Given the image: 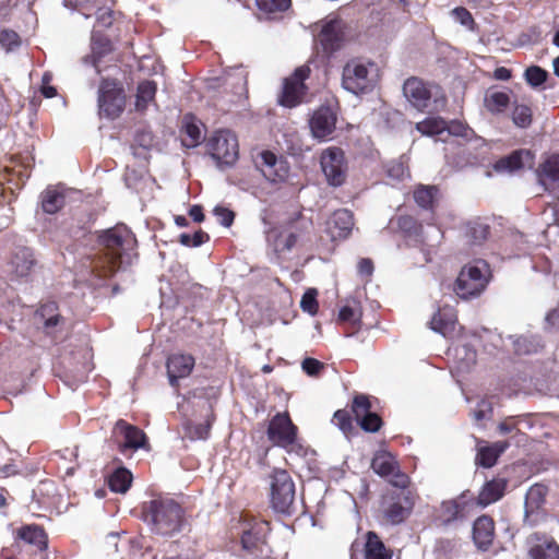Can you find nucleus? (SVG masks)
<instances>
[{
	"label": "nucleus",
	"mask_w": 559,
	"mask_h": 559,
	"mask_svg": "<svg viewBox=\"0 0 559 559\" xmlns=\"http://www.w3.org/2000/svg\"><path fill=\"white\" fill-rule=\"evenodd\" d=\"M261 11L267 13L285 11L290 5V0H255Z\"/></svg>",
	"instance_id": "50"
},
{
	"label": "nucleus",
	"mask_w": 559,
	"mask_h": 559,
	"mask_svg": "<svg viewBox=\"0 0 559 559\" xmlns=\"http://www.w3.org/2000/svg\"><path fill=\"white\" fill-rule=\"evenodd\" d=\"M490 228L487 224L474 222L468 224L466 235L475 243L483 242L489 236Z\"/></svg>",
	"instance_id": "45"
},
{
	"label": "nucleus",
	"mask_w": 559,
	"mask_h": 559,
	"mask_svg": "<svg viewBox=\"0 0 559 559\" xmlns=\"http://www.w3.org/2000/svg\"><path fill=\"white\" fill-rule=\"evenodd\" d=\"M397 227L405 236H418L423 231V225L411 215L397 217Z\"/></svg>",
	"instance_id": "44"
},
{
	"label": "nucleus",
	"mask_w": 559,
	"mask_h": 559,
	"mask_svg": "<svg viewBox=\"0 0 559 559\" xmlns=\"http://www.w3.org/2000/svg\"><path fill=\"white\" fill-rule=\"evenodd\" d=\"M34 320L45 333V335L56 338L66 323L64 317L60 313L59 305L56 301L48 300L40 302L34 313Z\"/></svg>",
	"instance_id": "16"
},
{
	"label": "nucleus",
	"mask_w": 559,
	"mask_h": 559,
	"mask_svg": "<svg viewBox=\"0 0 559 559\" xmlns=\"http://www.w3.org/2000/svg\"><path fill=\"white\" fill-rule=\"evenodd\" d=\"M92 57L94 66L114 50L111 40L104 34L94 32L92 34Z\"/></svg>",
	"instance_id": "37"
},
{
	"label": "nucleus",
	"mask_w": 559,
	"mask_h": 559,
	"mask_svg": "<svg viewBox=\"0 0 559 559\" xmlns=\"http://www.w3.org/2000/svg\"><path fill=\"white\" fill-rule=\"evenodd\" d=\"M536 175L545 190H550L551 186L559 183V153L548 156L540 163Z\"/></svg>",
	"instance_id": "30"
},
{
	"label": "nucleus",
	"mask_w": 559,
	"mask_h": 559,
	"mask_svg": "<svg viewBox=\"0 0 559 559\" xmlns=\"http://www.w3.org/2000/svg\"><path fill=\"white\" fill-rule=\"evenodd\" d=\"M512 121L519 128H528L533 122V111L531 107L524 104L515 105L512 110Z\"/></svg>",
	"instance_id": "43"
},
{
	"label": "nucleus",
	"mask_w": 559,
	"mask_h": 559,
	"mask_svg": "<svg viewBox=\"0 0 559 559\" xmlns=\"http://www.w3.org/2000/svg\"><path fill=\"white\" fill-rule=\"evenodd\" d=\"M439 188L437 186L418 185L414 190L416 204L428 211H433L438 203Z\"/></svg>",
	"instance_id": "32"
},
{
	"label": "nucleus",
	"mask_w": 559,
	"mask_h": 559,
	"mask_svg": "<svg viewBox=\"0 0 559 559\" xmlns=\"http://www.w3.org/2000/svg\"><path fill=\"white\" fill-rule=\"evenodd\" d=\"M372 401L369 395L356 394L352 403V412L360 426L366 432H378L383 426L380 415L372 412Z\"/></svg>",
	"instance_id": "17"
},
{
	"label": "nucleus",
	"mask_w": 559,
	"mask_h": 559,
	"mask_svg": "<svg viewBox=\"0 0 559 559\" xmlns=\"http://www.w3.org/2000/svg\"><path fill=\"white\" fill-rule=\"evenodd\" d=\"M344 41V32L341 22L331 20L326 22L318 34V43L322 51L331 56L340 50Z\"/></svg>",
	"instance_id": "24"
},
{
	"label": "nucleus",
	"mask_w": 559,
	"mask_h": 559,
	"mask_svg": "<svg viewBox=\"0 0 559 559\" xmlns=\"http://www.w3.org/2000/svg\"><path fill=\"white\" fill-rule=\"evenodd\" d=\"M372 471L395 488L409 487L411 477L401 469L395 455L385 450L377 451L370 464Z\"/></svg>",
	"instance_id": "12"
},
{
	"label": "nucleus",
	"mask_w": 559,
	"mask_h": 559,
	"mask_svg": "<svg viewBox=\"0 0 559 559\" xmlns=\"http://www.w3.org/2000/svg\"><path fill=\"white\" fill-rule=\"evenodd\" d=\"M99 116L109 120L119 118L126 108L127 96L124 88L116 79H103L98 87Z\"/></svg>",
	"instance_id": "7"
},
{
	"label": "nucleus",
	"mask_w": 559,
	"mask_h": 559,
	"mask_svg": "<svg viewBox=\"0 0 559 559\" xmlns=\"http://www.w3.org/2000/svg\"><path fill=\"white\" fill-rule=\"evenodd\" d=\"M266 435L273 445L290 452L297 444L298 427L293 423L288 412L277 413L270 420Z\"/></svg>",
	"instance_id": "13"
},
{
	"label": "nucleus",
	"mask_w": 559,
	"mask_h": 559,
	"mask_svg": "<svg viewBox=\"0 0 559 559\" xmlns=\"http://www.w3.org/2000/svg\"><path fill=\"white\" fill-rule=\"evenodd\" d=\"M379 80V68L374 61L352 58L342 69V86L355 95L370 93Z\"/></svg>",
	"instance_id": "3"
},
{
	"label": "nucleus",
	"mask_w": 559,
	"mask_h": 559,
	"mask_svg": "<svg viewBox=\"0 0 559 559\" xmlns=\"http://www.w3.org/2000/svg\"><path fill=\"white\" fill-rule=\"evenodd\" d=\"M445 132L449 135L461 136L467 139L472 130L459 120L447 121Z\"/></svg>",
	"instance_id": "54"
},
{
	"label": "nucleus",
	"mask_w": 559,
	"mask_h": 559,
	"mask_svg": "<svg viewBox=\"0 0 559 559\" xmlns=\"http://www.w3.org/2000/svg\"><path fill=\"white\" fill-rule=\"evenodd\" d=\"M487 109L492 114H500L506 110L510 104L509 94L506 92H491L485 98Z\"/></svg>",
	"instance_id": "42"
},
{
	"label": "nucleus",
	"mask_w": 559,
	"mask_h": 559,
	"mask_svg": "<svg viewBox=\"0 0 559 559\" xmlns=\"http://www.w3.org/2000/svg\"><path fill=\"white\" fill-rule=\"evenodd\" d=\"M97 243L100 249L91 267L99 278L112 276L122 265H130L138 258L135 235L124 224L98 231Z\"/></svg>",
	"instance_id": "1"
},
{
	"label": "nucleus",
	"mask_w": 559,
	"mask_h": 559,
	"mask_svg": "<svg viewBox=\"0 0 559 559\" xmlns=\"http://www.w3.org/2000/svg\"><path fill=\"white\" fill-rule=\"evenodd\" d=\"M511 76V70L506 67H499L493 72V78L497 80L508 81Z\"/></svg>",
	"instance_id": "64"
},
{
	"label": "nucleus",
	"mask_w": 559,
	"mask_h": 559,
	"mask_svg": "<svg viewBox=\"0 0 559 559\" xmlns=\"http://www.w3.org/2000/svg\"><path fill=\"white\" fill-rule=\"evenodd\" d=\"M260 165L265 175L272 176V169L277 165V156L271 151H262L259 154Z\"/></svg>",
	"instance_id": "56"
},
{
	"label": "nucleus",
	"mask_w": 559,
	"mask_h": 559,
	"mask_svg": "<svg viewBox=\"0 0 559 559\" xmlns=\"http://www.w3.org/2000/svg\"><path fill=\"white\" fill-rule=\"evenodd\" d=\"M548 493L547 486L535 484L530 487L525 495V515L524 522L534 526L544 516V506Z\"/></svg>",
	"instance_id": "18"
},
{
	"label": "nucleus",
	"mask_w": 559,
	"mask_h": 559,
	"mask_svg": "<svg viewBox=\"0 0 559 559\" xmlns=\"http://www.w3.org/2000/svg\"><path fill=\"white\" fill-rule=\"evenodd\" d=\"M270 502L277 513L290 515L294 512L295 483L286 469L275 468L270 476Z\"/></svg>",
	"instance_id": "8"
},
{
	"label": "nucleus",
	"mask_w": 559,
	"mask_h": 559,
	"mask_svg": "<svg viewBox=\"0 0 559 559\" xmlns=\"http://www.w3.org/2000/svg\"><path fill=\"white\" fill-rule=\"evenodd\" d=\"M510 447L508 441H497L491 444L478 447L476 454V464L485 468L492 467L499 456Z\"/></svg>",
	"instance_id": "31"
},
{
	"label": "nucleus",
	"mask_w": 559,
	"mask_h": 559,
	"mask_svg": "<svg viewBox=\"0 0 559 559\" xmlns=\"http://www.w3.org/2000/svg\"><path fill=\"white\" fill-rule=\"evenodd\" d=\"M457 323V311L450 305L439 306L429 321V328L442 334L443 336L452 335Z\"/></svg>",
	"instance_id": "25"
},
{
	"label": "nucleus",
	"mask_w": 559,
	"mask_h": 559,
	"mask_svg": "<svg viewBox=\"0 0 559 559\" xmlns=\"http://www.w3.org/2000/svg\"><path fill=\"white\" fill-rule=\"evenodd\" d=\"M21 44V37L15 31L2 29L0 32V45L7 52L16 50Z\"/></svg>",
	"instance_id": "47"
},
{
	"label": "nucleus",
	"mask_w": 559,
	"mask_h": 559,
	"mask_svg": "<svg viewBox=\"0 0 559 559\" xmlns=\"http://www.w3.org/2000/svg\"><path fill=\"white\" fill-rule=\"evenodd\" d=\"M37 264L35 252L26 246L15 247L8 262L10 273L15 277L28 276Z\"/></svg>",
	"instance_id": "20"
},
{
	"label": "nucleus",
	"mask_w": 559,
	"mask_h": 559,
	"mask_svg": "<svg viewBox=\"0 0 559 559\" xmlns=\"http://www.w3.org/2000/svg\"><path fill=\"white\" fill-rule=\"evenodd\" d=\"M132 474L126 467L117 468L108 479V486L111 491L124 493L131 486Z\"/></svg>",
	"instance_id": "39"
},
{
	"label": "nucleus",
	"mask_w": 559,
	"mask_h": 559,
	"mask_svg": "<svg viewBox=\"0 0 559 559\" xmlns=\"http://www.w3.org/2000/svg\"><path fill=\"white\" fill-rule=\"evenodd\" d=\"M302 370L310 377H317L324 369V364L316 358H305L301 364Z\"/></svg>",
	"instance_id": "57"
},
{
	"label": "nucleus",
	"mask_w": 559,
	"mask_h": 559,
	"mask_svg": "<svg viewBox=\"0 0 559 559\" xmlns=\"http://www.w3.org/2000/svg\"><path fill=\"white\" fill-rule=\"evenodd\" d=\"M403 93L408 102L418 110H425L431 98V92L423 80L418 78H409L403 85Z\"/></svg>",
	"instance_id": "26"
},
{
	"label": "nucleus",
	"mask_w": 559,
	"mask_h": 559,
	"mask_svg": "<svg viewBox=\"0 0 559 559\" xmlns=\"http://www.w3.org/2000/svg\"><path fill=\"white\" fill-rule=\"evenodd\" d=\"M205 148L219 167L233 166L239 156L237 136L228 130L215 131L206 139Z\"/></svg>",
	"instance_id": "9"
},
{
	"label": "nucleus",
	"mask_w": 559,
	"mask_h": 559,
	"mask_svg": "<svg viewBox=\"0 0 559 559\" xmlns=\"http://www.w3.org/2000/svg\"><path fill=\"white\" fill-rule=\"evenodd\" d=\"M181 142L186 147H195L201 141V129L193 121L192 118H185V123L181 128Z\"/></svg>",
	"instance_id": "40"
},
{
	"label": "nucleus",
	"mask_w": 559,
	"mask_h": 559,
	"mask_svg": "<svg viewBox=\"0 0 559 559\" xmlns=\"http://www.w3.org/2000/svg\"><path fill=\"white\" fill-rule=\"evenodd\" d=\"M210 240V236L207 233L199 229L193 235L181 234L179 236V242L186 247H199Z\"/></svg>",
	"instance_id": "49"
},
{
	"label": "nucleus",
	"mask_w": 559,
	"mask_h": 559,
	"mask_svg": "<svg viewBox=\"0 0 559 559\" xmlns=\"http://www.w3.org/2000/svg\"><path fill=\"white\" fill-rule=\"evenodd\" d=\"M333 423L345 433L353 431V419L346 409H337L333 415Z\"/></svg>",
	"instance_id": "52"
},
{
	"label": "nucleus",
	"mask_w": 559,
	"mask_h": 559,
	"mask_svg": "<svg viewBox=\"0 0 559 559\" xmlns=\"http://www.w3.org/2000/svg\"><path fill=\"white\" fill-rule=\"evenodd\" d=\"M313 229L311 219L301 214L285 222L280 228L272 229L270 235L273 237L272 246L276 253L281 254L290 251L297 243L309 238Z\"/></svg>",
	"instance_id": "6"
},
{
	"label": "nucleus",
	"mask_w": 559,
	"mask_h": 559,
	"mask_svg": "<svg viewBox=\"0 0 559 559\" xmlns=\"http://www.w3.org/2000/svg\"><path fill=\"white\" fill-rule=\"evenodd\" d=\"M157 84L151 80L141 81L136 87L135 110L138 112L146 111L148 105L155 102Z\"/></svg>",
	"instance_id": "33"
},
{
	"label": "nucleus",
	"mask_w": 559,
	"mask_h": 559,
	"mask_svg": "<svg viewBox=\"0 0 559 559\" xmlns=\"http://www.w3.org/2000/svg\"><path fill=\"white\" fill-rule=\"evenodd\" d=\"M365 559H392L391 550L385 548L383 542L374 532L367 533Z\"/></svg>",
	"instance_id": "34"
},
{
	"label": "nucleus",
	"mask_w": 559,
	"mask_h": 559,
	"mask_svg": "<svg viewBox=\"0 0 559 559\" xmlns=\"http://www.w3.org/2000/svg\"><path fill=\"white\" fill-rule=\"evenodd\" d=\"M472 536L478 550H489L496 537V524L493 519L487 514L478 516L473 523Z\"/></svg>",
	"instance_id": "23"
},
{
	"label": "nucleus",
	"mask_w": 559,
	"mask_h": 559,
	"mask_svg": "<svg viewBox=\"0 0 559 559\" xmlns=\"http://www.w3.org/2000/svg\"><path fill=\"white\" fill-rule=\"evenodd\" d=\"M507 486L508 480L504 478H493L486 481L477 496V504L487 507L497 502L504 496Z\"/></svg>",
	"instance_id": "29"
},
{
	"label": "nucleus",
	"mask_w": 559,
	"mask_h": 559,
	"mask_svg": "<svg viewBox=\"0 0 559 559\" xmlns=\"http://www.w3.org/2000/svg\"><path fill=\"white\" fill-rule=\"evenodd\" d=\"M142 519L153 534L166 538L189 526L186 509L174 498L162 495L143 503Z\"/></svg>",
	"instance_id": "2"
},
{
	"label": "nucleus",
	"mask_w": 559,
	"mask_h": 559,
	"mask_svg": "<svg viewBox=\"0 0 559 559\" xmlns=\"http://www.w3.org/2000/svg\"><path fill=\"white\" fill-rule=\"evenodd\" d=\"M269 532V522L243 518L239 542L245 554L253 559H259L267 546Z\"/></svg>",
	"instance_id": "10"
},
{
	"label": "nucleus",
	"mask_w": 559,
	"mask_h": 559,
	"mask_svg": "<svg viewBox=\"0 0 559 559\" xmlns=\"http://www.w3.org/2000/svg\"><path fill=\"white\" fill-rule=\"evenodd\" d=\"M320 163L329 185L338 187L345 182L346 163L342 148L333 146L324 150Z\"/></svg>",
	"instance_id": "15"
},
{
	"label": "nucleus",
	"mask_w": 559,
	"mask_h": 559,
	"mask_svg": "<svg viewBox=\"0 0 559 559\" xmlns=\"http://www.w3.org/2000/svg\"><path fill=\"white\" fill-rule=\"evenodd\" d=\"M373 270H374V266H373V262L371 259L361 258L358 261L357 271L361 276H367V277L371 276L373 273Z\"/></svg>",
	"instance_id": "59"
},
{
	"label": "nucleus",
	"mask_w": 559,
	"mask_h": 559,
	"mask_svg": "<svg viewBox=\"0 0 559 559\" xmlns=\"http://www.w3.org/2000/svg\"><path fill=\"white\" fill-rule=\"evenodd\" d=\"M498 431L501 435H507L513 431L520 432V429L518 428V425L514 421L513 417H508L498 425Z\"/></svg>",
	"instance_id": "60"
},
{
	"label": "nucleus",
	"mask_w": 559,
	"mask_h": 559,
	"mask_svg": "<svg viewBox=\"0 0 559 559\" xmlns=\"http://www.w3.org/2000/svg\"><path fill=\"white\" fill-rule=\"evenodd\" d=\"M96 14V23L100 27H109L114 22V13L110 9H103L98 5V8L94 11Z\"/></svg>",
	"instance_id": "58"
},
{
	"label": "nucleus",
	"mask_w": 559,
	"mask_h": 559,
	"mask_svg": "<svg viewBox=\"0 0 559 559\" xmlns=\"http://www.w3.org/2000/svg\"><path fill=\"white\" fill-rule=\"evenodd\" d=\"M13 165L5 167L7 180L17 189L22 188L26 180L31 177V164L23 163L17 159L12 160Z\"/></svg>",
	"instance_id": "36"
},
{
	"label": "nucleus",
	"mask_w": 559,
	"mask_h": 559,
	"mask_svg": "<svg viewBox=\"0 0 559 559\" xmlns=\"http://www.w3.org/2000/svg\"><path fill=\"white\" fill-rule=\"evenodd\" d=\"M66 203V195L56 187H48L41 193V207L47 214L59 212Z\"/></svg>",
	"instance_id": "35"
},
{
	"label": "nucleus",
	"mask_w": 559,
	"mask_h": 559,
	"mask_svg": "<svg viewBox=\"0 0 559 559\" xmlns=\"http://www.w3.org/2000/svg\"><path fill=\"white\" fill-rule=\"evenodd\" d=\"M337 117L329 106H321L312 114L309 127L313 138L324 141L329 139L336 128Z\"/></svg>",
	"instance_id": "19"
},
{
	"label": "nucleus",
	"mask_w": 559,
	"mask_h": 559,
	"mask_svg": "<svg viewBox=\"0 0 559 559\" xmlns=\"http://www.w3.org/2000/svg\"><path fill=\"white\" fill-rule=\"evenodd\" d=\"M195 365V359L189 354H173L167 358L166 369L169 384L178 389L179 380L191 374Z\"/></svg>",
	"instance_id": "21"
},
{
	"label": "nucleus",
	"mask_w": 559,
	"mask_h": 559,
	"mask_svg": "<svg viewBox=\"0 0 559 559\" xmlns=\"http://www.w3.org/2000/svg\"><path fill=\"white\" fill-rule=\"evenodd\" d=\"M546 322L549 326L559 329V306L547 313Z\"/></svg>",
	"instance_id": "63"
},
{
	"label": "nucleus",
	"mask_w": 559,
	"mask_h": 559,
	"mask_svg": "<svg viewBox=\"0 0 559 559\" xmlns=\"http://www.w3.org/2000/svg\"><path fill=\"white\" fill-rule=\"evenodd\" d=\"M416 500V492L408 487L386 491L381 499L382 519L391 525L405 522L413 513Z\"/></svg>",
	"instance_id": "5"
},
{
	"label": "nucleus",
	"mask_w": 559,
	"mask_h": 559,
	"mask_svg": "<svg viewBox=\"0 0 559 559\" xmlns=\"http://www.w3.org/2000/svg\"><path fill=\"white\" fill-rule=\"evenodd\" d=\"M100 0H64L67 7L81 12L85 17H91L98 8Z\"/></svg>",
	"instance_id": "46"
},
{
	"label": "nucleus",
	"mask_w": 559,
	"mask_h": 559,
	"mask_svg": "<svg viewBox=\"0 0 559 559\" xmlns=\"http://www.w3.org/2000/svg\"><path fill=\"white\" fill-rule=\"evenodd\" d=\"M318 292L314 288L308 289L301 297L300 308L302 311L314 316L319 310V302L317 300Z\"/></svg>",
	"instance_id": "48"
},
{
	"label": "nucleus",
	"mask_w": 559,
	"mask_h": 559,
	"mask_svg": "<svg viewBox=\"0 0 559 559\" xmlns=\"http://www.w3.org/2000/svg\"><path fill=\"white\" fill-rule=\"evenodd\" d=\"M189 216L195 222V223H202L205 218V215L203 213V207L201 205H192L189 210Z\"/></svg>",
	"instance_id": "62"
},
{
	"label": "nucleus",
	"mask_w": 559,
	"mask_h": 559,
	"mask_svg": "<svg viewBox=\"0 0 559 559\" xmlns=\"http://www.w3.org/2000/svg\"><path fill=\"white\" fill-rule=\"evenodd\" d=\"M311 69L304 64L295 69V71L283 81V87L278 95V104L286 108H294L300 105L307 93L308 86L305 81L310 76Z\"/></svg>",
	"instance_id": "11"
},
{
	"label": "nucleus",
	"mask_w": 559,
	"mask_h": 559,
	"mask_svg": "<svg viewBox=\"0 0 559 559\" xmlns=\"http://www.w3.org/2000/svg\"><path fill=\"white\" fill-rule=\"evenodd\" d=\"M447 121L441 117H428L416 123V130L424 135H440L445 132Z\"/></svg>",
	"instance_id": "41"
},
{
	"label": "nucleus",
	"mask_w": 559,
	"mask_h": 559,
	"mask_svg": "<svg viewBox=\"0 0 559 559\" xmlns=\"http://www.w3.org/2000/svg\"><path fill=\"white\" fill-rule=\"evenodd\" d=\"M213 214L224 227H230L235 221V213L221 205L214 207Z\"/></svg>",
	"instance_id": "55"
},
{
	"label": "nucleus",
	"mask_w": 559,
	"mask_h": 559,
	"mask_svg": "<svg viewBox=\"0 0 559 559\" xmlns=\"http://www.w3.org/2000/svg\"><path fill=\"white\" fill-rule=\"evenodd\" d=\"M465 495L466 492H463L456 499L442 501L436 510V523L445 526L462 518L465 510V502L462 500L465 498Z\"/></svg>",
	"instance_id": "28"
},
{
	"label": "nucleus",
	"mask_w": 559,
	"mask_h": 559,
	"mask_svg": "<svg viewBox=\"0 0 559 559\" xmlns=\"http://www.w3.org/2000/svg\"><path fill=\"white\" fill-rule=\"evenodd\" d=\"M547 75V72L538 66H532L525 71V79L527 83L534 87L545 83Z\"/></svg>",
	"instance_id": "51"
},
{
	"label": "nucleus",
	"mask_w": 559,
	"mask_h": 559,
	"mask_svg": "<svg viewBox=\"0 0 559 559\" xmlns=\"http://www.w3.org/2000/svg\"><path fill=\"white\" fill-rule=\"evenodd\" d=\"M452 15L455 19V21L461 23L463 26L467 27L471 31H474L476 23L472 13L467 9L463 7H457L452 10Z\"/></svg>",
	"instance_id": "53"
},
{
	"label": "nucleus",
	"mask_w": 559,
	"mask_h": 559,
	"mask_svg": "<svg viewBox=\"0 0 559 559\" xmlns=\"http://www.w3.org/2000/svg\"><path fill=\"white\" fill-rule=\"evenodd\" d=\"M354 225V214L347 209H338L329 217L326 230L332 240H344L352 234Z\"/></svg>",
	"instance_id": "22"
},
{
	"label": "nucleus",
	"mask_w": 559,
	"mask_h": 559,
	"mask_svg": "<svg viewBox=\"0 0 559 559\" xmlns=\"http://www.w3.org/2000/svg\"><path fill=\"white\" fill-rule=\"evenodd\" d=\"M528 154L527 151H513L508 156H503L493 164L497 173H513L523 167V155Z\"/></svg>",
	"instance_id": "38"
},
{
	"label": "nucleus",
	"mask_w": 559,
	"mask_h": 559,
	"mask_svg": "<svg viewBox=\"0 0 559 559\" xmlns=\"http://www.w3.org/2000/svg\"><path fill=\"white\" fill-rule=\"evenodd\" d=\"M491 280V269L483 259L465 264L454 283V292L461 299H472L480 296Z\"/></svg>",
	"instance_id": "4"
},
{
	"label": "nucleus",
	"mask_w": 559,
	"mask_h": 559,
	"mask_svg": "<svg viewBox=\"0 0 559 559\" xmlns=\"http://www.w3.org/2000/svg\"><path fill=\"white\" fill-rule=\"evenodd\" d=\"M530 559H559V545L554 538L535 533L530 536Z\"/></svg>",
	"instance_id": "27"
},
{
	"label": "nucleus",
	"mask_w": 559,
	"mask_h": 559,
	"mask_svg": "<svg viewBox=\"0 0 559 559\" xmlns=\"http://www.w3.org/2000/svg\"><path fill=\"white\" fill-rule=\"evenodd\" d=\"M111 440L121 454H127L129 451L134 452L139 449H148V441L144 431L124 419L116 421L111 431Z\"/></svg>",
	"instance_id": "14"
},
{
	"label": "nucleus",
	"mask_w": 559,
	"mask_h": 559,
	"mask_svg": "<svg viewBox=\"0 0 559 559\" xmlns=\"http://www.w3.org/2000/svg\"><path fill=\"white\" fill-rule=\"evenodd\" d=\"M337 320L342 323L355 321V310L349 306H344L338 312Z\"/></svg>",
	"instance_id": "61"
}]
</instances>
